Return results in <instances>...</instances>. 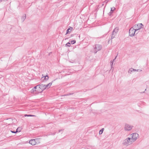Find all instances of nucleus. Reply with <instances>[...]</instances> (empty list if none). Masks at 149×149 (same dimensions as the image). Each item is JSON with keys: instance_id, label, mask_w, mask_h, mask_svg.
<instances>
[{"instance_id": "22", "label": "nucleus", "mask_w": 149, "mask_h": 149, "mask_svg": "<svg viewBox=\"0 0 149 149\" xmlns=\"http://www.w3.org/2000/svg\"><path fill=\"white\" fill-rule=\"evenodd\" d=\"M34 116L32 115H28L27 114H25L24 115V116Z\"/></svg>"}, {"instance_id": "8", "label": "nucleus", "mask_w": 149, "mask_h": 149, "mask_svg": "<svg viewBox=\"0 0 149 149\" xmlns=\"http://www.w3.org/2000/svg\"><path fill=\"white\" fill-rule=\"evenodd\" d=\"M39 88L41 90V91L40 92V93L42 92L44 90H45V85L43 84H39Z\"/></svg>"}, {"instance_id": "30", "label": "nucleus", "mask_w": 149, "mask_h": 149, "mask_svg": "<svg viewBox=\"0 0 149 149\" xmlns=\"http://www.w3.org/2000/svg\"><path fill=\"white\" fill-rule=\"evenodd\" d=\"M144 92H143V93H144Z\"/></svg>"}, {"instance_id": "27", "label": "nucleus", "mask_w": 149, "mask_h": 149, "mask_svg": "<svg viewBox=\"0 0 149 149\" xmlns=\"http://www.w3.org/2000/svg\"><path fill=\"white\" fill-rule=\"evenodd\" d=\"M62 130H59V132H60L61 131H62Z\"/></svg>"}, {"instance_id": "6", "label": "nucleus", "mask_w": 149, "mask_h": 149, "mask_svg": "<svg viewBox=\"0 0 149 149\" xmlns=\"http://www.w3.org/2000/svg\"><path fill=\"white\" fill-rule=\"evenodd\" d=\"M132 136L131 138L133 142H134L136 140L139 136V134L136 133H134L131 134Z\"/></svg>"}, {"instance_id": "12", "label": "nucleus", "mask_w": 149, "mask_h": 149, "mask_svg": "<svg viewBox=\"0 0 149 149\" xmlns=\"http://www.w3.org/2000/svg\"><path fill=\"white\" fill-rule=\"evenodd\" d=\"M116 33H115L113 31L112 34H111V39H113L114 38H115V36H116Z\"/></svg>"}, {"instance_id": "1", "label": "nucleus", "mask_w": 149, "mask_h": 149, "mask_svg": "<svg viewBox=\"0 0 149 149\" xmlns=\"http://www.w3.org/2000/svg\"><path fill=\"white\" fill-rule=\"evenodd\" d=\"M133 142L131 138L128 137L123 140V144L127 146L130 144H132Z\"/></svg>"}, {"instance_id": "29", "label": "nucleus", "mask_w": 149, "mask_h": 149, "mask_svg": "<svg viewBox=\"0 0 149 149\" xmlns=\"http://www.w3.org/2000/svg\"><path fill=\"white\" fill-rule=\"evenodd\" d=\"M2 1V0H1L0 1H1V2Z\"/></svg>"}, {"instance_id": "28", "label": "nucleus", "mask_w": 149, "mask_h": 149, "mask_svg": "<svg viewBox=\"0 0 149 149\" xmlns=\"http://www.w3.org/2000/svg\"><path fill=\"white\" fill-rule=\"evenodd\" d=\"M71 36H73V35H71Z\"/></svg>"}, {"instance_id": "2", "label": "nucleus", "mask_w": 149, "mask_h": 149, "mask_svg": "<svg viewBox=\"0 0 149 149\" xmlns=\"http://www.w3.org/2000/svg\"><path fill=\"white\" fill-rule=\"evenodd\" d=\"M102 48V46L101 45L99 44L95 45L93 46V52L96 54L97 52L100 50Z\"/></svg>"}, {"instance_id": "11", "label": "nucleus", "mask_w": 149, "mask_h": 149, "mask_svg": "<svg viewBox=\"0 0 149 149\" xmlns=\"http://www.w3.org/2000/svg\"><path fill=\"white\" fill-rule=\"evenodd\" d=\"M52 84V83H50L47 85H45V89H46L47 88H49L51 86V85Z\"/></svg>"}, {"instance_id": "4", "label": "nucleus", "mask_w": 149, "mask_h": 149, "mask_svg": "<svg viewBox=\"0 0 149 149\" xmlns=\"http://www.w3.org/2000/svg\"><path fill=\"white\" fill-rule=\"evenodd\" d=\"M133 126L132 125H130L129 124H125L124 126V130L125 131H130L133 128Z\"/></svg>"}, {"instance_id": "7", "label": "nucleus", "mask_w": 149, "mask_h": 149, "mask_svg": "<svg viewBox=\"0 0 149 149\" xmlns=\"http://www.w3.org/2000/svg\"><path fill=\"white\" fill-rule=\"evenodd\" d=\"M38 140V139H32L30 140L29 141V143L32 145H35L36 144V141Z\"/></svg>"}, {"instance_id": "9", "label": "nucleus", "mask_w": 149, "mask_h": 149, "mask_svg": "<svg viewBox=\"0 0 149 149\" xmlns=\"http://www.w3.org/2000/svg\"><path fill=\"white\" fill-rule=\"evenodd\" d=\"M72 27L70 26H69V28L66 31V32L65 34V35H66L68 33H71V31L72 30Z\"/></svg>"}, {"instance_id": "24", "label": "nucleus", "mask_w": 149, "mask_h": 149, "mask_svg": "<svg viewBox=\"0 0 149 149\" xmlns=\"http://www.w3.org/2000/svg\"><path fill=\"white\" fill-rule=\"evenodd\" d=\"M36 90L35 89H33V88L31 90V92H34V91H36Z\"/></svg>"}, {"instance_id": "10", "label": "nucleus", "mask_w": 149, "mask_h": 149, "mask_svg": "<svg viewBox=\"0 0 149 149\" xmlns=\"http://www.w3.org/2000/svg\"><path fill=\"white\" fill-rule=\"evenodd\" d=\"M139 70H136L135 69H133L132 68H131L129 69V70L128 71V73L131 74V72L132 71H138Z\"/></svg>"}, {"instance_id": "21", "label": "nucleus", "mask_w": 149, "mask_h": 149, "mask_svg": "<svg viewBox=\"0 0 149 149\" xmlns=\"http://www.w3.org/2000/svg\"><path fill=\"white\" fill-rule=\"evenodd\" d=\"M39 85H37L36 86H35L34 88H33V89H35L36 90V89L37 88V87H38L39 88Z\"/></svg>"}, {"instance_id": "5", "label": "nucleus", "mask_w": 149, "mask_h": 149, "mask_svg": "<svg viewBox=\"0 0 149 149\" xmlns=\"http://www.w3.org/2000/svg\"><path fill=\"white\" fill-rule=\"evenodd\" d=\"M143 25L142 24H135L133 27L137 31L141 29L143 27Z\"/></svg>"}, {"instance_id": "15", "label": "nucleus", "mask_w": 149, "mask_h": 149, "mask_svg": "<svg viewBox=\"0 0 149 149\" xmlns=\"http://www.w3.org/2000/svg\"><path fill=\"white\" fill-rule=\"evenodd\" d=\"M104 130V128H102L99 131V134H101L103 133V131Z\"/></svg>"}, {"instance_id": "16", "label": "nucleus", "mask_w": 149, "mask_h": 149, "mask_svg": "<svg viewBox=\"0 0 149 149\" xmlns=\"http://www.w3.org/2000/svg\"><path fill=\"white\" fill-rule=\"evenodd\" d=\"M18 129V128H17V129L16 131L11 130L10 132L13 133H16L17 132H18V131L17 130Z\"/></svg>"}, {"instance_id": "26", "label": "nucleus", "mask_w": 149, "mask_h": 149, "mask_svg": "<svg viewBox=\"0 0 149 149\" xmlns=\"http://www.w3.org/2000/svg\"><path fill=\"white\" fill-rule=\"evenodd\" d=\"M117 57V56H116L115 58L113 60L112 62H113V61L115 60L116 59V57Z\"/></svg>"}, {"instance_id": "18", "label": "nucleus", "mask_w": 149, "mask_h": 149, "mask_svg": "<svg viewBox=\"0 0 149 149\" xmlns=\"http://www.w3.org/2000/svg\"><path fill=\"white\" fill-rule=\"evenodd\" d=\"M75 42H76V40H72L71 41V43L72 44H74L75 43Z\"/></svg>"}, {"instance_id": "14", "label": "nucleus", "mask_w": 149, "mask_h": 149, "mask_svg": "<svg viewBox=\"0 0 149 149\" xmlns=\"http://www.w3.org/2000/svg\"><path fill=\"white\" fill-rule=\"evenodd\" d=\"M26 15L25 14L23 16H22V22H24V21L25 20V19L26 18Z\"/></svg>"}, {"instance_id": "3", "label": "nucleus", "mask_w": 149, "mask_h": 149, "mask_svg": "<svg viewBox=\"0 0 149 149\" xmlns=\"http://www.w3.org/2000/svg\"><path fill=\"white\" fill-rule=\"evenodd\" d=\"M135 33H136V34L138 33V31L137 33V31L133 27H131L129 31V34L130 36L131 37L134 36Z\"/></svg>"}, {"instance_id": "25", "label": "nucleus", "mask_w": 149, "mask_h": 149, "mask_svg": "<svg viewBox=\"0 0 149 149\" xmlns=\"http://www.w3.org/2000/svg\"><path fill=\"white\" fill-rule=\"evenodd\" d=\"M113 62H112V61H111V68H112V65H113Z\"/></svg>"}, {"instance_id": "19", "label": "nucleus", "mask_w": 149, "mask_h": 149, "mask_svg": "<svg viewBox=\"0 0 149 149\" xmlns=\"http://www.w3.org/2000/svg\"><path fill=\"white\" fill-rule=\"evenodd\" d=\"M65 46L68 47H70V43L69 42H68L66 44Z\"/></svg>"}, {"instance_id": "17", "label": "nucleus", "mask_w": 149, "mask_h": 149, "mask_svg": "<svg viewBox=\"0 0 149 149\" xmlns=\"http://www.w3.org/2000/svg\"><path fill=\"white\" fill-rule=\"evenodd\" d=\"M49 77L48 76L46 75V76H45V78H44V79L46 80H47L48 79Z\"/></svg>"}, {"instance_id": "20", "label": "nucleus", "mask_w": 149, "mask_h": 149, "mask_svg": "<svg viewBox=\"0 0 149 149\" xmlns=\"http://www.w3.org/2000/svg\"><path fill=\"white\" fill-rule=\"evenodd\" d=\"M115 9V8L114 7H113L112 8H111V12H113Z\"/></svg>"}, {"instance_id": "13", "label": "nucleus", "mask_w": 149, "mask_h": 149, "mask_svg": "<svg viewBox=\"0 0 149 149\" xmlns=\"http://www.w3.org/2000/svg\"><path fill=\"white\" fill-rule=\"evenodd\" d=\"M119 30V28L118 27H116L113 30V32H114L115 33H117L118 32Z\"/></svg>"}, {"instance_id": "23", "label": "nucleus", "mask_w": 149, "mask_h": 149, "mask_svg": "<svg viewBox=\"0 0 149 149\" xmlns=\"http://www.w3.org/2000/svg\"><path fill=\"white\" fill-rule=\"evenodd\" d=\"M72 94H73V93H69V94H66V95H64L65 96H68V95H72Z\"/></svg>"}]
</instances>
